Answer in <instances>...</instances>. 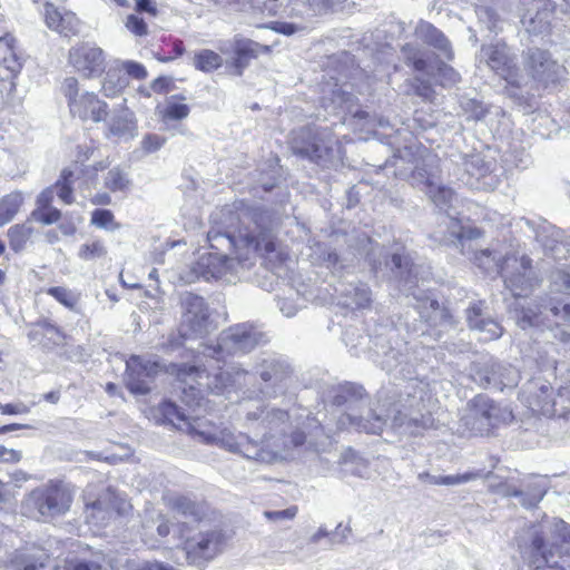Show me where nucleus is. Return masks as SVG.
I'll return each mask as SVG.
<instances>
[{
    "mask_svg": "<svg viewBox=\"0 0 570 570\" xmlns=\"http://www.w3.org/2000/svg\"><path fill=\"white\" fill-rule=\"evenodd\" d=\"M73 176V173L69 169H63L61 171L60 178L57 180V183L52 186L55 194L65 203V204H72L73 196H72V180L71 177Z\"/></svg>",
    "mask_w": 570,
    "mask_h": 570,
    "instance_id": "obj_46",
    "label": "nucleus"
},
{
    "mask_svg": "<svg viewBox=\"0 0 570 570\" xmlns=\"http://www.w3.org/2000/svg\"><path fill=\"white\" fill-rule=\"evenodd\" d=\"M107 249L101 240H92L91 243H85L80 246L78 256L83 261H94L97 258L105 257Z\"/></svg>",
    "mask_w": 570,
    "mask_h": 570,
    "instance_id": "obj_51",
    "label": "nucleus"
},
{
    "mask_svg": "<svg viewBox=\"0 0 570 570\" xmlns=\"http://www.w3.org/2000/svg\"><path fill=\"white\" fill-rule=\"evenodd\" d=\"M168 505L184 518L195 521L200 520L205 513L202 504L184 495L170 498Z\"/></svg>",
    "mask_w": 570,
    "mask_h": 570,
    "instance_id": "obj_37",
    "label": "nucleus"
},
{
    "mask_svg": "<svg viewBox=\"0 0 570 570\" xmlns=\"http://www.w3.org/2000/svg\"><path fill=\"white\" fill-rule=\"evenodd\" d=\"M154 529L156 530L157 535L160 539H164L169 534V532H170L169 521L166 518V515H164L161 513H157L155 519L151 518L150 520L146 519L142 521V531H144L142 537H144L145 543H148L147 537L154 535Z\"/></svg>",
    "mask_w": 570,
    "mask_h": 570,
    "instance_id": "obj_42",
    "label": "nucleus"
},
{
    "mask_svg": "<svg viewBox=\"0 0 570 570\" xmlns=\"http://www.w3.org/2000/svg\"><path fill=\"white\" fill-rule=\"evenodd\" d=\"M120 66L122 67V72L126 76L132 77L138 80L145 79L148 75L146 68L141 63L136 61H120Z\"/></svg>",
    "mask_w": 570,
    "mask_h": 570,
    "instance_id": "obj_64",
    "label": "nucleus"
},
{
    "mask_svg": "<svg viewBox=\"0 0 570 570\" xmlns=\"http://www.w3.org/2000/svg\"><path fill=\"white\" fill-rule=\"evenodd\" d=\"M523 491L525 495L520 500V503L525 508L535 507L547 492L546 485L539 481L529 483Z\"/></svg>",
    "mask_w": 570,
    "mask_h": 570,
    "instance_id": "obj_48",
    "label": "nucleus"
},
{
    "mask_svg": "<svg viewBox=\"0 0 570 570\" xmlns=\"http://www.w3.org/2000/svg\"><path fill=\"white\" fill-rule=\"evenodd\" d=\"M189 115V107L185 104L168 101L164 111L165 118L181 120Z\"/></svg>",
    "mask_w": 570,
    "mask_h": 570,
    "instance_id": "obj_62",
    "label": "nucleus"
},
{
    "mask_svg": "<svg viewBox=\"0 0 570 570\" xmlns=\"http://www.w3.org/2000/svg\"><path fill=\"white\" fill-rule=\"evenodd\" d=\"M424 387L416 381L410 380L399 392V399L389 402L387 397L377 402L375 407L364 410V390L361 385L346 382L330 391V400L336 411L337 430H355L371 434H380L391 423V426L402 433L412 435L433 428L434 420L425 411Z\"/></svg>",
    "mask_w": 570,
    "mask_h": 570,
    "instance_id": "obj_2",
    "label": "nucleus"
},
{
    "mask_svg": "<svg viewBox=\"0 0 570 570\" xmlns=\"http://www.w3.org/2000/svg\"><path fill=\"white\" fill-rule=\"evenodd\" d=\"M412 90L416 96L421 97L425 101H432L434 99L435 91L431 82L421 77H414Z\"/></svg>",
    "mask_w": 570,
    "mask_h": 570,
    "instance_id": "obj_57",
    "label": "nucleus"
},
{
    "mask_svg": "<svg viewBox=\"0 0 570 570\" xmlns=\"http://www.w3.org/2000/svg\"><path fill=\"white\" fill-rule=\"evenodd\" d=\"M105 72L101 91L107 98H115L127 87L128 77L122 72L119 60H115Z\"/></svg>",
    "mask_w": 570,
    "mask_h": 570,
    "instance_id": "obj_31",
    "label": "nucleus"
},
{
    "mask_svg": "<svg viewBox=\"0 0 570 570\" xmlns=\"http://www.w3.org/2000/svg\"><path fill=\"white\" fill-rule=\"evenodd\" d=\"M49 554L37 546H26L14 550L8 558L12 570H47Z\"/></svg>",
    "mask_w": 570,
    "mask_h": 570,
    "instance_id": "obj_26",
    "label": "nucleus"
},
{
    "mask_svg": "<svg viewBox=\"0 0 570 570\" xmlns=\"http://www.w3.org/2000/svg\"><path fill=\"white\" fill-rule=\"evenodd\" d=\"M386 265L390 266L391 271L395 272L396 276H399L400 278H403L405 273L407 274V276L404 281V283H405L404 286L412 283V281L410 279L412 271L410 268H407L409 261L406 257H404L400 254H393L391 256V259L389 262H386Z\"/></svg>",
    "mask_w": 570,
    "mask_h": 570,
    "instance_id": "obj_54",
    "label": "nucleus"
},
{
    "mask_svg": "<svg viewBox=\"0 0 570 570\" xmlns=\"http://www.w3.org/2000/svg\"><path fill=\"white\" fill-rule=\"evenodd\" d=\"M246 419L250 422H258V425L266 430L259 441L252 440L274 450V459L271 461L273 462L281 449L287 446L284 438L291 426L288 413L281 409L265 406L247 412Z\"/></svg>",
    "mask_w": 570,
    "mask_h": 570,
    "instance_id": "obj_13",
    "label": "nucleus"
},
{
    "mask_svg": "<svg viewBox=\"0 0 570 570\" xmlns=\"http://www.w3.org/2000/svg\"><path fill=\"white\" fill-rule=\"evenodd\" d=\"M513 419L512 411L507 406H500L487 395H476L469 403L468 414L462 421L472 434H489L500 423H509Z\"/></svg>",
    "mask_w": 570,
    "mask_h": 570,
    "instance_id": "obj_11",
    "label": "nucleus"
},
{
    "mask_svg": "<svg viewBox=\"0 0 570 570\" xmlns=\"http://www.w3.org/2000/svg\"><path fill=\"white\" fill-rule=\"evenodd\" d=\"M436 80L440 81V83L445 86H452L460 81V75L456 72L451 66L446 63H441L438 67V72L435 75Z\"/></svg>",
    "mask_w": 570,
    "mask_h": 570,
    "instance_id": "obj_60",
    "label": "nucleus"
},
{
    "mask_svg": "<svg viewBox=\"0 0 570 570\" xmlns=\"http://www.w3.org/2000/svg\"><path fill=\"white\" fill-rule=\"evenodd\" d=\"M69 63L85 79L99 78L106 71L105 51L85 42L69 50Z\"/></svg>",
    "mask_w": 570,
    "mask_h": 570,
    "instance_id": "obj_22",
    "label": "nucleus"
},
{
    "mask_svg": "<svg viewBox=\"0 0 570 570\" xmlns=\"http://www.w3.org/2000/svg\"><path fill=\"white\" fill-rule=\"evenodd\" d=\"M222 57L213 50L204 49L195 55V67L202 71L210 72L222 66Z\"/></svg>",
    "mask_w": 570,
    "mask_h": 570,
    "instance_id": "obj_45",
    "label": "nucleus"
},
{
    "mask_svg": "<svg viewBox=\"0 0 570 570\" xmlns=\"http://www.w3.org/2000/svg\"><path fill=\"white\" fill-rule=\"evenodd\" d=\"M258 43L249 39L236 38L234 43V66L242 75L253 58L257 57Z\"/></svg>",
    "mask_w": 570,
    "mask_h": 570,
    "instance_id": "obj_34",
    "label": "nucleus"
},
{
    "mask_svg": "<svg viewBox=\"0 0 570 570\" xmlns=\"http://www.w3.org/2000/svg\"><path fill=\"white\" fill-rule=\"evenodd\" d=\"M380 364L386 372H396L404 377L412 373L409 353L394 347H389L382 352Z\"/></svg>",
    "mask_w": 570,
    "mask_h": 570,
    "instance_id": "obj_32",
    "label": "nucleus"
},
{
    "mask_svg": "<svg viewBox=\"0 0 570 570\" xmlns=\"http://www.w3.org/2000/svg\"><path fill=\"white\" fill-rule=\"evenodd\" d=\"M550 312L558 321L570 326V302L556 297H540L534 306L522 307L517 315V324L525 330L543 325L544 313Z\"/></svg>",
    "mask_w": 570,
    "mask_h": 570,
    "instance_id": "obj_18",
    "label": "nucleus"
},
{
    "mask_svg": "<svg viewBox=\"0 0 570 570\" xmlns=\"http://www.w3.org/2000/svg\"><path fill=\"white\" fill-rule=\"evenodd\" d=\"M163 416L177 429L185 430L190 422L185 412L170 401H165L159 407Z\"/></svg>",
    "mask_w": 570,
    "mask_h": 570,
    "instance_id": "obj_43",
    "label": "nucleus"
},
{
    "mask_svg": "<svg viewBox=\"0 0 570 570\" xmlns=\"http://www.w3.org/2000/svg\"><path fill=\"white\" fill-rule=\"evenodd\" d=\"M479 58L509 85L517 88L525 86V76L518 66L517 53L503 40L482 45Z\"/></svg>",
    "mask_w": 570,
    "mask_h": 570,
    "instance_id": "obj_10",
    "label": "nucleus"
},
{
    "mask_svg": "<svg viewBox=\"0 0 570 570\" xmlns=\"http://www.w3.org/2000/svg\"><path fill=\"white\" fill-rule=\"evenodd\" d=\"M532 261L528 256L518 258L514 255L505 256V267L501 277L505 288L511 292L514 297L527 296L534 286L532 276Z\"/></svg>",
    "mask_w": 570,
    "mask_h": 570,
    "instance_id": "obj_21",
    "label": "nucleus"
},
{
    "mask_svg": "<svg viewBox=\"0 0 570 570\" xmlns=\"http://www.w3.org/2000/svg\"><path fill=\"white\" fill-rule=\"evenodd\" d=\"M522 71L525 76V85L532 79L544 87L556 85L566 78L564 66L553 59L552 55L537 47L528 48L522 52Z\"/></svg>",
    "mask_w": 570,
    "mask_h": 570,
    "instance_id": "obj_14",
    "label": "nucleus"
},
{
    "mask_svg": "<svg viewBox=\"0 0 570 570\" xmlns=\"http://www.w3.org/2000/svg\"><path fill=\"white\" fill-rule=\"evenodd\" d=\"M66 570H110L105 557L97 553L92 559L69 558L65 561Z\"/></svg>",
    "mask_w": 570,
    "mask_h": 570,
    "instance_id": "obj_41",
    "label": "nucleus"
},
{
    "mask_svg": "<svg viewBox=\"0 0 570 570\" xmlns=\"http://www.w3.org/2000/svg\"><path fill=\"white\" fill-rule=\"evenodd\" d=\"M72 493L62 483H47L33 489L26 495L22 508L30 517L50 521L65 515L71 507Z\"/></svg>",
    "mask_w": 570,
    "mask_h": 570,
    "instance_id": "obj_7",
    "label": "nucleus"
},
{
    "mask_svg": "<svg viewBox=\"0 0 570 570\" xmlns=\"http://www.w3.org/2000/svg\"><path fill=\"white\" fill-rule=\"evenodd\" d=\"M497 376L492 377L493 387L502 391L504 387H513L518 384L519 374L511 365H500Z\"/></svg>",
    "mask_w": 570,
    "mask_h": 570,
    "instance_id": "obj_47",
    "label": "nucleus"
},
{
    "mask_svg": "<svg viewBox=\"0 0 570 570\" xmlns=\"http://www.w3.org/2000/svg\"><path fill=\"white\" fill-rule=\"evenodd\" d=\"M184 431L202 443L217 445L247 460L271 463L274 459L273 449L254 442L245 433H235L227 428L218 430L203 422L194 421L189 422Z\"/></svg>",
    "mask_w": 570,
    "mask_h": 570,
    "instance_id": "obj_5",
    "label": "nucleus"
},
{
    "mask_svg": "<svg viewBox=\"0 0 570 570\" xmlns=\"http://www.w3.org/2000/svg\"><path fill=\"white\" fill-rule=\"evenodd\" d=\"M47 294L71 312L80 313V294L63 286H53L47 289Z\"/></svg>",
    "mask_w": 570,
    "mask_h": 570,
    "instance_id": "obj_40",
    "label": "nucleus"
},
{
    "mask_svg": "<svg viewBox=\"0 0 570 570\" xmlns=\"http://www.w3.org/2000/svg\"><path fill=\"white\" fill-rule=\"evenodd\" d=\"M61 217V212L55 207L37 208L31 213V219L43 225L57 223Z\"/></svg>",
    "mask_w": 570,
    "mask_h": 570,
    "instance_id": "obj_56",
    "label": "nucleus"
},
{
    "mask_svg": "<svg viewBox=\"0 0 570 570\" xmlns=\"http://www.w3.org/2000/svg\"><path fill=\"white\" fill-rule=\"evenodd\" d=\"M253 374L263 382L262 393L269 397H276L288 389L293 368L284 356L262 353L253 367Z\"/></svg>",
    "mask_w": 570,
    "mask_h": 570,
    "instance_id": "obj_9",
    "label": "nucleus"
},
{
    "mask_svg": "<svg viewBox=\"0 0 570 570\" xmlns=\"http://www.w3.org/2000/svg\"><path fill=\"white\" fill-rule=\"evenodd\" d=\"M460 106L466 114L468 119L481 120L488 114V109L483 106V104L473 98H462Z\"/></svg>",
    "mask_w": 570,
    "mask_h": 570,
    "instance_id": "obj_52",
    "label": "nucleus"
},
{
    "mask_svg": "<svg viewBox=\"0 0 570 570\" xmlns=\"http://www.w3.org/2000/svg\"><path fill=\"white\" fill-rule=\"evenodd\" d=\"M32 233L33 228L29 220L11 226L7 233L10 248L16 253L23 250Z\"/></svg>",
    "mask_w": 570,
    "mask_h": 570,
    "instance_id": "obj_38",
    "label": "nucleus"
},
{
    "mask_svg": "<svg viewBox=\"0 0 570 570\" xmlns=\"http://www.w3.org/2000/svg\"><path fill=\"white\" fill-rule=\"evenodd\" d=\"M448 169L450 176L471 189H481L493 184V163L485 160L479 153L452 155Z\"/></svg>",
    "mask_w": 570,
    "mask_h": 570,
    "instance_id": "obj_12",
    "label": "nucleus"
},
{
    "mask_svg": "<svg viewBox=\"0 0 570 570\" xmlns=\"http://www.w3.org/2000/svg\"><path fill=\"white\" fill-rule=\"evenodd\" d=\"M72 116L82 120L100 122L106 119L108 105L100 100L95 92H79V81L76 77H67L61 86Z\"/></svg>",
    "mask_w": 570,
    "mask_h": 570,
    "instance_id": "obj_16",
    "label": "nucleus"
},
{
    "mask_svg": "<svg viewBox=\"0 0 570 570\" xmlns=\"http://www.w3.org/2000/svg\"><path fill=\"white\" fill-rule=\"evenodd\" d=\"M407 296L412 295L415 299L414 307L420 317L431 326H446L452 325V315L450 311L441 306L440 303L426 295L423 291L417 289L412 293H406Z\"/></svg>",
    "mask_w": 570,
    "mask_h": 570,
    "instance_id": "obj_24",
    "label": "nucleus"
},
{
    "mask_svg": "<svg viewBox=\"0 0 570 570\" xmlns=\"http://www.w3.org/2000/svg\"><path fill=\"white\" fill-rule=\"evenodd\" d=\"M267 342V337L257 326L239 323L224 330L216 343L200 345V354L218 362L226 356L247 354L255 347Z\"/></svg>",
    "mask_w": 570,
    "mask_h": 570,
    "instance_id": "obj_6",
    "label": "nucleus"
},
{
    "mask_svg": "<svg viewBox=\"0 0 570 570\" xmlns=\"http://www.w3.org/2000/svg\"><path fill=\"white\" fill-rule=\"evenodd\" d=\"M105 498H108V505L110 510H112V518L115 515H124L126 514L131 505L122 498L117 495L112 491H107L104 493Z\"/></svg>",
    "mask_w": 570,
    "mask_h": 570,
    "instance_id": "obj_59",
    "label": "nucleus"
},
{
    "mask_svg": "<svg viewBox=\"0 0 570 570\" xmlns=\"http://www.w3.org/2000/svg\"><path fill=\"white\" fill-rule=\"evenodd\" d=\"M341 289L342 301L341 304L345 307L365 308L370 306L372 301L370 287L365 283H350L342 285Z\"/></svg>",
    "mask_w": 570,
    "mask_h": 570,
    "instance_id": "obj_30",
    "label": "nucleus"
},
{
    "mask_svg": "<svg viewBox=\"0 0 570 570\" xmlns=\"http://www.w3.org/2000/svg\"><path fill=\"white\" fill-rule=\"evenodd\" d=\"M416 39L434 48L446 60L454 57L453 48L448 37L432 23L420 20L414 29Z\"/></svg>",
    "mask_w": 570,
    "mask_h": 570,
    "instance_id": "obj_27",
    "label": "nucleus"
},
{
    "mask_svg": "<svg viewBox=\"0 0 570 570\" xmlns=\"http://www.w3.org/2000/svg\"><path fill=\"white\" fill-rule=\"evenodd\" d=\"M224 543L225 535L222 530L199 531L185 542L186 559L190 564L203 567L222 553Z\"/></svg>",
    "mask_w": 570,
    "mask_h": 570,
    "instance_id": "obj_17",
    "label": "nucleus"
},
{
    "mask_svg": "<svg viewBox=\"0 0 570 570\" xmlns=\"http://www.w3.org/2000/svg\"><path fill=\"white\" fill-rule=\"evenodd\" d=\"M336 141L328 128H302L292 141L294 154L322 167H328L335 159Z\"/></svg>",
    "mask_w": 570,
    "mask_h": 570,
    "instance_id": "obj_8",
    "label": "nucleus"
},
{
    "mask_svg": "<svg viewBox=\"0 0 570 570\" xmlns=\"http://www.w3.org/2000/svg\"><path fill=\"white\" fill-rule=\"evenodd\" d=\"M181 328L186 335H206L212 326L209 307L204 297L185 293L181 295Z\"/></svg>",
    "mask_w": 570,
    "mask_h": 570,
    "instance_id": "obj_19",
    "label": "nucleus"
},
{
    "mask_svg": "<svg viewBox=\"0 0 570 570\" xmlns=\"http://www.w3.org/2000/svg\"><path fill=\"white\" fill-rule=\"evenodd\" d=\"M570 554V524L558 518H546L532 532L523 559L534 570H566L554 556Z\"/></svg>",
    "mask_w": 570,
    "mask_h": 570,
    "instance_id": "obj_4",
    "label": "nucleus"
},
{
    "mask_svg": "<svg viewBox=\"0 0 570 570\" xmlns=\"http://www.w3.org/2000/svg\"><path fill=\"white\" fill-rule=\"evenodd\" d=\"M16 38L11 33L0 37V65L12 76H17L21 68V58L16 52Z\"/></svg>",
    "mask_w": 570,
    "mask_h": 570,
    "instance_id": "obj_33",
    "label": "nucleus"
},
{
    "mask_svg": "<svg viewBox=\"0 0 570 570\" xmlns=\"http://www.w3.org/2000/svg\"><path fill=\"white\" fill-rule=\"evenodd\" d=\"M475 12L479 21L483 23L488 30L495 33L501 30V19L494 9L488 6H481L476 8Z\"/></svg>",
    "mask_w": 570,
    "mask_h": 570,
    "instance_id": "obj_49",
    "label": "nucleus"
},
{
    "mask_svg": "<svg viewBox=\"0 0 570 570\" xmlns=\"http://www.w3.org/2000/svg\"><path fill=\"white\" fill-rule=\"evenodd\" d=\"M480 472H465L453 475H441L440 476V485L453 487L463 483H468L470 481L476 480L480 478Z\"/></svg>",
    "mask_w": 570,
    "mask_h": 570,
    "instance_id": "obj_61",
    "label": "nucleus"
},
{
    "mask_svg": "<svg viewBox=\"0 0 570 570\" xmlns=\"http://www.w3.org/2000/svg\"><path fill=\"white\" fill-rule=\"evenodd\" d=\"M237 226L220 230L210 228L207 240L216 253L202 256L193 266L197 278L235 283L249 271L257 258L281 259L272 213L264 207H248L237 214Z\"/></svg>",
    "mask_w": 570,
    "mask_h": 570,
    "instance_id": "obj_1",
    "label": "nucleus"
},
{
    "mask_svg": "<svg viewBox=\"0 0 570 570\" xmlns=\"http://www.w3.org/2000/svg\"><path fill=\"white\" fill-rule=\"evenodd\" d=\"M401 58L415 71L432 75L433 67L430 63L431 53L417 43L407 42L401 48Z\"/></svg>",
    "mask_w": 570,
    "mask_h": 570,
    "instance_id": "obj_29",
    "label": "nucleus"
},
{
    "mask_svg": "<svg viewBox=\"0 0 570 570\" xmlns=\"http://www.w3.org/2000/svg\"><path fill=\"white\" fill-rule=\"evenodd\" d=\"M532 401L530 406L533 411L540 412L546 416H553L558 414L557 405H561L563 410H570V383L560 386L557 397H553V389L549 383H531Z\"/></svg>",
    "mask_w": 570,
    "mask_h": 570,
    "instance_id": "obj_23",
    "label": "nucleus"
},
{
    "mask_svg": "<svg viewBox=\"0 0 570 570\" xmlns=\"http://www.w3.org/2000/svg\"><path fill=\"white\" fill-rule=\"evenodd\" d=\"M357 98L343 87L335 86L330 96H323L322 105L330 114L346 112L354 118L365 119L368 114L356 108Z\"/></svg>",
    "mask_w": 570,
    "mask_h": 570,
    "instance_id": "obj_25",
    "label": "nucleus"
},
{
    "mask_svg": "<svg viewBox=\"0 0 570 570\" xmlns=\"http://www.w3.org/2000/svg\"><path fill=\"white\" fill-rule=\"evenodd\" d=\"M112 519V510L108 505V498L101 494L96 501L87 504L86 520L96 527L106 525Z\"/></svg>",
    "mask_w": 570,
    "mask_h": 570,
    "instance_id": "obj_36",
    "label": "nucleus"
},
{
    "mask_svg": "<svg viewBox=\"0 0 570 570\" xmlns=\"http://www.w3.org/2000/svg\"><path fill=\"white\" fill-rule=\"evenodd\" d=\"M478 235L479 232L476 229H470L469 235L466 236L464 234L463 226L455 222L451 232V238H448L445 243L460 249L463 255H466L471 261H473L474 264L484 273H497L502 275L503 267H505V256L502 257L490 249H474L471 242L476 238Z\"/></svg>",
    "mask_w": 570,
    "mask_h": 570,
    "instance_id": "obj_15",
    "label": "nucleus"
},
{
    "mask_svg": "<svg viewBox=\"0 0 570 570\" xmlns=\"http://www.w3.org/2000/svg\"><path fill=\"white\" fill-rule=\"evenodd\" d=\"M163 365L157 360L131 355L126 362L125 382L127 389L137 395H146L151 390L154 377L161 372Z\"/></svg>",
    "mask_w": 570,
    "mask_h": 570,
    "instance_id": "obj_20",
    "label": "nucleus"
},
{
    "mask_svg": "<svg viewBox=\"0 0 570 570\" xmlns=\"http://www.w3.org/2000/svg\"><path fill=\"white\" fill-rule=\"evenodd\" d=\"M79 21L75 13L72 12H63L60 18V22L55 31L59 32L65 37L73 36L78 32Z\"/></svg>",
    "mask_w": 570,
    "mask_h": 570,
    "instance_id": "obj_55",
    "label": "nucleus"
},
{
    "mask_svg": "<svg viewBox=\"0 0 570 570\" xmlns=\"http://www.w3.org/2000/svg\"><path fill=\"white\" fill-rule=\"evenodd\" d=\"M91 224L111 232L120 228V224L115 222V216L109 209H95L91 213Z\"/></svg>",
    "mask_w": 570,
    "mask_h": 570,
    "instance_id": "obj_50",
    "label": "nucleus"
},
{
    "mask_svg": "<svg viewBox=\"0 0 570 570\" xmlns=\"http://www.w3.org/2000/svg\"><path fill=\"white\" fill-rule=\"evenodd\" d=\"M22 203L23 197L19 191L10 193L0 199V226L8 224L14 218Z\"/></svg>",
    "mask_w": 570,
    "mask_h": 570,
    "instance_id": "obj_39",
    "label": "nucleus"
},
{
    "mask_svg": "<svg viewBox=\"0 0 570 570\" xmlns=\"http://www.w3.org/2000/svg\"><path fill=\"white\" fill-rule=\"evenodd\" d=\"M466 321L471 330L484 334V340L492 341L501 337L502 326L491 317H484L480 305H472L466 309Z\"/></svg>",
    "mask_w": 570,
    "mask_h": 570,
    "instance_id": "obj_28",
    "label": "nucleus"
},
{
    "mask_svg": "<svg viewBox=\"0 0 570 570\" xmlns=\"http://www.w3.org/2000/svg\"><path fill=\"white\" fill-rule=\"evenodd\" d=\"M298 512V509L296 505H292L284 510L278 511H264V517L272 522H283V521H289L293 520Z\"/></svg>",
    "mask_w": 570,
    "mask_h": 570,
    "instance_id": "obj_63",
    "label": "nucleus"
},
{
    "mask_svg": "<svg viewBox=\"0 0 570 570\" xmlns=\"http://www.w3.org/2000/svg\"><path fill=\"white\" fill-rule=\"evenodd\" d=\"M489 371L492 370L490 366H485L484 361L475 362L471 366L470 376L473 382L482 387H493L492 377H490Z\"/></svg>",
    "mask_w": 570,
    "mask_h": 570,
    "instance_id": "obj_53",
    "label": "nucleus"
},
{
    "mask_svg": "<svg viewBox=\"0 0 570 570\" xmlns=\"http://www.w3.org/2000/svg\"><path fill=\"white\" fill-rule=\"evenodd\" d=\"M104 184L110 191L116 193L128 189L130 180L125 170L114 167L107 173Z\"/></svg>",
    "mask_w": 570,
    "mask_h": 570,
    "instance_id": "obj_44",
    "label": "nucleus"
},
{
    "mask_svg": "<svg viewBox=\"0 0 570 570\" xmlns=\"http://www.w3.org/2000/svg\"><path fill=\"white\" fill-rule=\"evenodd\" d=\"M541 235L538 234L537 238L542 242L544 249L549 255H551L556 261L566 259L570 254V237H563L562 232L559 229H554L551 233V236L546 240L540 238Z\"/></svg>",
    "mask_w": 570,
    "mask_h": 570,
    "instance_id": "obj_35",
    "label": "nucleus"
},
{
    "mask_svg": "<svg viewBox=\"0 0 570 570\" xmlns=\"http://www.w3.org/2000/svg\"><path fill=\"white\" fill-rule=\"evenodd\" d=\"M433 160L434 158L432 156L423 157L422 154L416 155L413 147H404L403 149H399L391 159L385 161V167H394V175L397 177L407 178L409 176H412L416 183H423L426 185L428 195L431 200L440 208V210L446 213L450 220L449 236L445 237V242L448 238H451V232L454 223L456 222L460 224V222L452 218L449 213V209L454 207V203L458 200V197L451 188L443 185H436L433 181L434 176L429 170Z\"/></svg>",
    "mask_w": 570,
    "mask_h": 570,
    "instance_id": "obj_3",
    "label": "nucleus"
},
{
    "mask_svg": "<svg viewBox=\"0 0 570 570\" xmlns=\"http://www.w3.org/2000/svg\"><path fill=\"white\" fill-rule=\"evenodd\" d=\"M37 326L40 328V333L55 345H59L63 342L65 335L62 331L55 324H51L48 321H42L39 322Z\"/></svg>",
    "mask_w": 570,
    "mask_h": 570,
    "instance_id": "obj_58",
    "label": "nucleus"
}]
</instances>
